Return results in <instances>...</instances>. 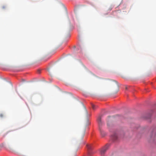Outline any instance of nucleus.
<instances>
[{"mask_svg": "<svg viewBox=\"0 0 156 156\" xmlns=\"http://www.w3.org/2000/svg\"><path fill=\"white\" fill-rule=\"evenodd\" d=\"M97 121L98 122V124L99 125V130L101 133V134L102 136L103 137L105 136V133L104 132V131L101 129L100 128V126H101L102 124V122L101 121V116H99L97 119Z\"/></svg>", "mask_w": 156, "mask_h": 156, "instance_id": "1", "label": "nucleus"}, {"mask_svg": "<svg viewBox=\"0 0 156 156\" xmlns=\"http://www.w3.org/2000/svg\"><path fill=\"white\" fill-rule=\"evenodd\" d=\"M108 148V145H106L101 150L100 153L102 156H104L106 151Z\"/></svg>", "mask_w": 156, "mask_h": 156, "instance_id": "2", "label": "nucleus"}, {"mask_svg": "<svg viewBox=\"0 0 156 156\" xmlns=\"http://www.w3.org/2000/svg\"><path fill=\"white\" fill-rule=\"evenodd\" d=\"M59 8L61 9L66 10L67 9V8L65 6L62 4H61L59 6Z\"/></svg>", "mask_w": 156, "mask_h": 156, "instance_id": "3", "label": "nucleus"}, {"mask_svg": "<svg viewBox=\"0 0 156 156\" xmlns=\"http://www.w3.org/2000/svg\"><path fill=\"white\" fill-rule=\"evenodd\" d=\"M117 138L118 137L117 134L116 133H114L112 135V139L114 140H116L117 139Z\"/></svg>", "mask_w": 156, "mask_h": 156, "instance_id": "4", "label": "nucleus"}, {"mask_svg": "<svg viewBox=\"0 0 156 156\" xmlns=\"http://www.w3.org/2000/svg\"><path fill=\"white\" fill-rule=\"evenodd\" d=\"M87 149L89 151V150H91V149H92V147H91V146L90 145H88V144H87Z\"/></svg>", "mask_w": 156, "mask_h": 156, "instance_id": "5", "label": "nucleus"}, {"mask_svg": "<svg viewBox=\"0 0 156 156\" xmlns=\"http://www.w3.org/2000/svg\"><path fill=\"white\" fill-rule=\"evenodd\" d=\"M152 135L151 136V138H154L155 135V133H154V131H153L152 133Z\"/></svg>", "mask_w": 156, "mask_h": 156, "instance_id": "6", "label": "nucleus"}, {"mask_svg": "<svg viewBox=\"0 0 156 156\" xmlns=\"http://www.w3.org/2000/svg\"><path fill=\"white\" fill-rule=\"evenodd\" d=\"M85 134V133L84 132L82 134V137H81V139H82L84 135Z\"/></svg>", "mask_w": 156, "mask_h": 156, "instance_id": "7", "label": "nucleus"}, {"mask_svg": "<svg viewBox=\"0 0 156 156\" xmlns=\"http://www.w3.org/2000/svg\"><path fill=\"white\" fill-rule=\"evenodd\" d=\"M92 108L93 109H95V106L94 105H92Z\"/></svg>", "mask_w": 156, "mask_h": 156, "instance_id": "8", "label": "nucleus"}, {"mask_svg": "<svg viewBox=\"0 0 156 156\" xmlns=\"http://www.w3.org/2000/svg\"><path fill=\"white\" fill-rule=\"evenodd\" d=\"M3 116H4V115L3 114H0V117L2 118V117H3Z\"/></svg>", "mask_w": 156, "mask_h": 156, "instance_id": "9", "label": "nucleus"}, {"mask_svg": "<svg viewBox=\"0 0 156 156\" xmlns=\"http://www.w3.org/2000/svg\"><path fill=\"white\" fill-rule=\"evenodd\" d=\"M5 8H5V6L3 7V9H5Z\"/></svg>", "mask_w": 156, "mask_h": 156, "instance_id": "10", "label": "nucleus"}, {"mask_svg": "<svg viewBox=\"0 0 156 156\" xmlns=\"http://www.w3.org/2000/svg\"><path fill=\"white\" fill-rule=\"evenodd\" d=\"M107 125L108 126H109V125H108V123H107Z\"/></svg>", "mask_w": 156, "mask_h": 156, "instance_id": "11", "label": "nucleus"}, {"mask_svg": "<svg viewBox=\"0 0 156 156\" xmlns=\"http://www.w3.org/2000/svg\"><path fill=\"white\" fill-rule=\"evenodd\" d=\"M79 6H80V5H77V6H76V7H79Z\"/></svg>", "mask_w": 156, "mask_h": 156, "instance_id": "12", "label": "nucleus"}]
</instances>
